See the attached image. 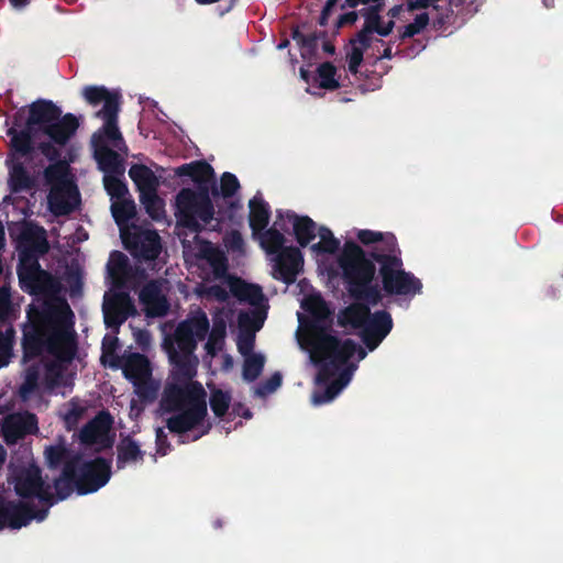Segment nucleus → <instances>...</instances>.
<instances>
[{
    "mask_svg": "<svg viewBox=\"0 0 563 563\" xmlns=\"http://www.w3.org/2000/svg\"><path fill=\"white\" fill-rule=\"evenodd\" d=\"M208 328L206 313L198 311L177 328L173 340L165 341L173 373L161 407L165 412H174L167 421L172 431L184 432L205 424L206 391L201 384L192 379L198 364L192 352L197 342L205 338Z\"/></svg>",
    "mask_w": 563,
    "mask_h": 563,
    "instance_id": "obj_1",
    "label": "nucleus"
},
{
    "mask_svg": "<svg viewBox=\"0 0 563 563\" xmlns=\"http://www.w3.org/2000/svg\"><path fill=\"white\" fill-rule=\"evenodd\" d=\"M298 314L297 340L300 347L308 352L313 364L322 366L324 372L338 373L339 379L327 390L324 397L313 396L314 404L332 400L351 379L355 362H360L366 352L350 340L338 341L328 330L330 310L319 295L307 296Z\"/></svg>",
    "mask_w": 563,
    "mask_h": 563,
    "instance_id": "obj_2",
    "label": "nucleus"
},
{
    "mask_svg": "<svg viewBox=\"0 0 563 563\" xmlns=\"http://www.w3.org/2000/svg\"><path fill=\"white\" fill-rule=\"evenodd\" d=\"M285 217L291 223L296 239L301 246L318 239V242L311 245V252L321 273L333 276L340 269L353 295L361 297L367 294L368 285L375 275V266L355 243H345L338 260V266L331 267L328 265V260L339 246V242L332 233L325 228H319L316 231L314 223L307 217H298L289 212Z\"/></svg>",
    "mask_w": 563,
    "mask_h": 563,
    "instance_id": "obj_3",
    "label": "nucleus"
},
{
    "mask_svg": "<svg viewBox=\"0 0 563 563\" xmlns=\"http://www.w3.org/2000/svg\"><path fill=\"white\" fill-rule=\"evenodd\" d=\"M15 126H24L20 131L10 130L15 151L24 153L37 146L48 153L51 147L64 144L75 133L78 122L70 114L60 117L52 102L37 101L19 111Z\"/></svg>",
    "mask_w": 563,
    "mask_h": 563,
    "instance_id": "obj_4",
    "label": "nucleus"
},
{
    "mask_svg": "<svg viewBox=\"0 0 563 563\" xmlns=\"http://www.w3.org/2000/svg\"><path fill=\"white\" fill-rule=\"evenodd\" d=\"M201 255V266L210 268L213 277H208L198 288V294L208 299L224 300L228 294H232L241 300L258 303L262 299L261 289L254 285H247L241 279L233 278L225 272L223 255L209 243L198 242Z\"/></svg>",
    "mask_w": 563,
    "mask_h": 563,
    "instance_id": "obj_5",
    "label": "nucleus"
},
{
    "mask_svg": "<svg viewBox=\"0 0 563 563\" xmlns=\"http://www.w3.org/2000/svg\"><path fill=\"white\" fill-rule=\"evenodd\" d=\"M111 211L117 223L120 225L121 238L124 245L136 256H141L146 260L155 258L161 250L157 233L154 231H142L132 236L123 227L124 223L135 214V205L133 200L129 198L114 200L111 205Z\"/></svg>",
    "mask_w": 563,
    "mask_h": 563,
    "instance_id": "obj_6",
    "label": "nucleus"
},
{
    "mask_svg": "<svg viewBox=\"0 0 563 563\" xmlns=\"http://www.w3.org/2000/svg\"><path fill=\"white\" fill-rule=\"evenodd\" d=\"M49 186L48 208L55 216L73 211L79 203V194L66 164H56L46 170Z\"/></svg>",
    "mask_w": 563,
    "mask_h": 563,
    "instance_id": "obj_7",
    "label": "nucleus"
},
{
    "mask_svg": "<svg viewBox=\"0 0 563 563\" xmlns=\"http://www.w3.org/2000/svg\"><path fill=\"white\" fill-rule=\"evenodd\" d=\"M340 322L361 329V334L371 350L375 349L391 329V319L387 313L369 316L367 308L361 303L346 308L340 317Z\"/></svg>",
    "mask_w": 563,
    "mask_h": 563,
    "instance_id": "obj_8",
    "label": "nucleus"
},
{
    "mask_svg": "<svg viewBox=\"0 0 563 563\" xmlns=\"http://www.w3.org/2000/svg\"><path fill=\"white\" fill-rule=\"evenodd\" d=\"M383 0H346V3L354 8L360 4L368 5V11L364 13L366 23L364 30L358 36L351 42V49L347 54L349 68L351 71L356 73L363 59V53L369 47V34L376 31L380 35H386L391 31L393 22L387 21L380 23L376 11L380 7Z\"/></svg>",
    "mask_w": 563,
    "mask_h": 563,
    "instance_id": "obj_9",
    "label": "nucleus"
},
{
    "mask_svg": "<svg viewBox=\"0 0 563 563\" xmlns=\"http://www.w3.org/2000/svg\"><path fill=\"white\" fill-rule=\"evenodd\" d=\"M175 206L178 223L194 230L207 224L213 217V208L206 188L198 192L183 189L176 197Z\"/></svg>",
    "mask_w": 563,
    "mask_h": 563,
    "instance_id": "obj_10",
    "label": "nucleus"
},
{
    "mask_svg": "<svg viewBox=\"0 0 563 563\" xmlns=\"http://www.w3.org/2000/svg\"><path fill=\"white\" fill-rule=\"evenodd\" d=\"M92 145L95 148V157L100 168L104 172L103 184L107 192L114 200L125 198L128 189L118 175L123 174L118 154L110 142L102 140L101 134H93Z\"/></svg>",
    "mask_w": 563,
    "mask_h": 563,
    "instance_id": "obj_11",
    "label": "nucleus"
},
{
    "mask_svg": "<svg viewBox=\"0 0 563 563\" xmlns=\"http://www.w3.org/2000/svg\"><path fill=\"white\" fill-rule=\"evenodd\" d=\"M82 95L90 104H102L98 117L104 120V124L96 134H101L102 140L110 142L113 147L122 148L123 139L114 123L118 111L117 95L109 92L102 87H87L84 89Z\"/></svg>",
    "mask_w": 563,
    "mask_h": 563,
    "instance_id": "obj_12",
    "label": "nucleus"
},
{
    "mask_svg": "<svg viewBox=\"0 0 563 563\" xmlns=\"http://www.w3.org/2000/svg\"><path fill=\"white\" fill-rule=\"evenodd\" d=\"M376 261L382 263L380 274L387 292L406 295L416 290V283L402 271L401 263L397 257L377 256Z\"/></svg>",
    "mask_w": 563,
    "mask_h": 563,
    "instance_id": "obj_13",
    "label": "nucleus"
},
{
    "mask_svg": "<svg viewBox=\"0 0 563 563\" xmlns=\"http://www.w3.org/2000/svg\"><path fill=\"white\" fill-rule=\"evenodd\" d=\"M14 487L22 497L36 496L48 500L53 497L49 485H45L38 476V468L29 463L26 467L19 470L14 475Z\"/></svg>",
    "mask_w": 563,
    "mask_h": 563,
    "instance_id": "obj_14",
    "label": "nucleus"
},
{
    "mask_svg": "<svg viewBox=\"0 0 563 563\" xmlns=\"http://www.w3.org/2000/svg\"><path fill=\"white\" fill-rule=\"evenodd\" d=\"M11 235L20 240V247L34 253H45L47 251V242L45 231L42 228L30 224H15L10 229Z\"/></svg>",
    "mask_w": 563,
    "mask_h": 563,
    "instance_id": "obj_15",
    "label": "nucleus"
},
{
    "mask_svg": "<svg viewBox=\"0 0 563 563\" xmlns=\"http://www.w3.org/2000/svg\"><path fill=\"white\" fill-rule=\"evenodd\" d=\"M302 257L299 250L295 247L283 249L275 260V274L285 283L294 280L296 274L300 271Z\"/></svg>",
    "mask_w": 563,
    "mask_h": 563,
    "instance_id": "obj_16",
    "label": "nucleus"
},
{
    "mask_svg": "<svg viewBox=\"0 0 563 563\" xmlns=\"http://www.w3.org/2000/svg\"><path fill=\"white\" fill-rule=\"evenodd\" d=\"M111 427V419L107 413H100L92 420L80 434L81 441L88 444H96L104 448L111 444L109 431Z\"/></svg>",
    "mask_w": 563,
    "mask_h": 563,
    "instance_id": "obj_17",
    "label": "nucleus"
},
{
    "mask_svg": "<svg viewBox=\"0 0 563 563\" xmlns=\"http://www.w3.org/2000/svg\"><path fill=\"white\" fill-rule=\"evenodd\" d=\"M451 16L452 9L448 0H424V30H440L450 22Z\"/></svg>",
    "mask_w": 563,
    "mask_h": 563,
    "instance_id": "obj_18",
    "label": "nucleus"
},
{
    "mask_svg": "<svg viewBox=\"0 0 563 563\" xmlns=\"http://www.w3.org/2000/svg\"><path fill=\"white\" fill-rule=\"evenodd\" d=\"M109 479V466L103 461H96L87 465L84 477L79 484V493L88 494L96 492Z\"/></svg>",
    "mask_w": 563,
    "mask_h": 563,
    "instance_id": "obj_19",
    "label": "nucleus"
},
{
    "mask_svg": "<svg viewBox=\"0 0 563 563\" xmlns=\"http://www.w3.org/2000/svg\"><path fill=\"white\" fill-rule=\"evenodd\" d=\"M36 430V420L33 415H14L9 417L3 426V435L8 443L15 442L22 434Z\"/></svg>",
    "mask_w": 563,
    "mask_h": 563,
    "instance_id": "obj_20",
    "label": "nucleus"
},
{
    "mask_svg": "<svg viewBox=\"0 0 563 563\" xmlns=\"http://www.w3.org/2000/svg\"><path fill=\"white\" fill-rule=\"evenodd\" d=\"M165 285L151 284L141 292V301L143 302L146 313L150 316H163L167 310L165 299Z\"/></svg>",
    "mask_w": 563,
    "mask_h": 563,
    "instance_id": "obj_21",
    "label": "nucleus"
},
{
    "mask_svg": "<svg viewBox=\"0 0 563 563\" xmlns=\"http://www.w3.org/2000/svg\"><path fill=\"white\" fill-rule=\"evenodd\" d=\"M19 277L23 288L30 292H37L41 285L46 280L47 275L38 269L35 262H31L26 255H22Z\"/></svg>",
    "mask_w": 563,
    "mask_h": 563,
    "instance_id": "obj_22",
    "label": "nucleus"
},
{
    "mask_svg": "<svg viewBox=\"0 0 563 563\" xmlns=\"http://www.w3.org/2000/svg\"><path fill=\"white\" fill-rule=\"evenodd\" d=\"M123 372L125 377L139 387L146 383L150 377V365L145 357L139 354H133L126 358Z\"/></svg>",
    "mask_w": 563,
    "mask_h": 563,
    "instance_id": "obj_23",
    "label": "nucleus"
},
{
    "mask_svg": "<svg viewBox=\"0 0 563 563\" xmlns=\"http://www.w3.org/2000/svg\"><path fill=\"white\" fill-rule=\"evenodd\" d=\"M176 175L188 176L194 183L202 186L213 179V170L210 165L203 162H194L183 165L176 169Z\"/></svg>",
    "mask_w": 563,
    "mask_h": 563,
    "instance_id": "obj_24",
    "label": "nucleus"
},
{
    "mask_svg": "<svg viewBox=\"0 0 563 563\" xmlns=\"http://www.w3.org/2000/svg\"><path fill=\"white\" fill-rule=\"evenodd\" d=\"M129 175L131 179L137 186L141 196L143 194L152 192L153 190H157L159 186L158 178L154 175V173L143 165H134L130 168Z\"/></svg>",
    "mask_w": 563,
    "mask_h": 563,
    "instance_id": "obj_25",
    "label": "nucleus"
},
{
    "mask_svg": "<svg viewBox=\"0 0 563 563\" xmlns=\"http://www.w3.org/2000/svg\"><path fill=\"white\" fill-rule=\"evenodd\" d=\"M10 312L9 307V292L5 289H0V320L8 318ZM13 331L5 329V336L0 342V367L8 363L11 350Z\"/></svg>",
    "mask_w": 563,
    "mask_h": 563,
    "instance_id": "obj_26",
    "label": "nucleus"
},
{
    "mask_svg": "<svg viewBox=\"0 0 563 563\" xmlns=\"http://www.w3.org/2000/svg\"><path fill=\"white\" fill-rule=\"evenodd\" d=\"M268 218V210L264 201L258 197H254L250 201V223L254 235L267 225Z\"/></svg>",
    "mask_w": 563,
    "mask_h": 563,
    "instance_id": "obj_27",
    "label": "nucleus"
},
{
    "mask_svg": "<svg viewBox=\"0 0 563 563\" xmlns=\"http://www.w3.org/2000/svg\"><path fill=\"white\" fill-rule=\"evenodd\" d=\"M157 190L152 192L143 194L141 196V202L144 206L146 212L153 219H161L165 214L164 201L157 196Z\"/></svg>",
    "mask_w": 563,
    "mask_h": 563,
    "instance_id": "obj_28",
    "label": "nucleus"
},
{
    "mask_svg": "<svg viewBox=\"0 0 563 563\" xmlns=\"http://www.w3.org/2000/svg\"><path fill=\"white\" fill-rule=\"evenodd\" d=\"M358 240L364 244L384 243L389 251H394L396 239L390 233H380L369 230H361L357 233Z\"/></svg>",
    "mask_w": 563,
    "mask_h": 563,
    "instance_id": "obj_29",
    "label": "nucleus"
},
{
    "mask_svg": "<svg viewBox=\"0 0 563 563\" xmlns=\"http://www.w3.org/2000/svg\"><path fill=\"white\" fill-rule=\"evenodd\" d=\"M255 236L268 254L277 253L284 242V236L275 229H269L264 233L258 232Z\"/></svg>",
    "mask_w": 563,
    "mask_h": 563,
    "instance_id": "obj_30",
    "label": "nucleus"
},
{
    "mask_svg": "<svg viewBox=\"0 0 563 563\" xmlns=\"http://www.w3.org/2000/svg\"><path fill=\"white\" fill-rule=\"evenodd\" d=\"M27 518L19 509L0 510V528L10 527L13 529L21 528L26 525Z\"/></svg>",
    "mask_w": 563,
    "mask_h": 563,
    "instance_id": "obj_31",
    "label": "nucleus"
},
{
    "mask_svg": "<svg viewBox=\"0 0 563 563\" xmlns=\"http://www.w3.org/2000/svg\"><path fill=\"white\" fill-rule=\"evenodd\" d=\"M231 402V396L221 390L213 389L210 395V406L213 413L218 417L223 416L229 409Z\"/></svg>",
    "mask_w": 563,
    "mask_h": 563,
    "instance_id": "obj_32",
    "label": "nucleus"
},
{
    "mask_svg": "<svg viewBox=\"0 0 563 563\" xmlns=\"http://www.w3.org/2000/svg\"><path fill=\"white\" fill-rule=\"evenodd\" d=\"M264 357L260 354H251L245 357L243 377L246 380H254L262 372Z\"/></svg>",
    "mask_w": 563,
    "mask_h": 563,
    "instance_id": "obj_33",
    "label": "nucleus"
},
{
    "mask_svg": "<svg viewBox=\"0 0 563 563\" xmlns=\"http://www.w3.org/2000/svg\"><path fill=\"white\" fill-rule=\"evenodd\" d=\"M140 457L141 451L137 444L130 439H124L119 446V462H133Z\"/></svg>",
    "mask_w": 563,
    "mask_h": 563,
    "instance_id": "obj_34",
    "label": "nucleus"
},
{
    "mask_svg": "<svg viewBox=\"0 0 563 563\" xmlns=\"http://www.w3.org/2000/svg\"><path fill=\"white\" fill-rule=\"evenodd\" d=\"M335 69L330 64H323L318 68L319 86L324 89H334L338 87V81L334 77Z\"/></svg>",
    "mask_w": 563,
    "mask_h": 563,
    "instance_id": "obj_35",
    "label": "nucleus"
},
{
    "mask_svg": "<svg viewBox=\"0 0 563 563\" xmlns=\"http://www.w3.org/2000/svg\"><path fill=\"white\" fill-rule=\"evenodd\" d=\"M126 258L125 256L120 252H114L111 254L109 263H108V271L112 278L120 283L122 279V275L124 272Z\"/></svg>",
    "mask_w": 563,
    "mask_h": 563,
    "instance_id": "obj_36",
    "label": "nucleus"
},
{
    "mask_svg": "<svg viewBox=\"0 0 563 563\" xmlns=\"http://www.w3.org/2000/svg\"><path fill=\"white\" fill-rule=\"evenodd\" d=\"M224 335V327L222 325L220 329L214 328L209 336V340L206 344V349L209 354L213 355L218 350L221 349Z\"/></svg>",
    "mask_w": 563,
    "mask_h": 563,
    "instance_id": "obj_37",
    "label": "nucleus"
},
{
    "mask_svg": "<svg viewBox=\"0 0 563 563\" xmlns=\"http://www.w3.org/2000/svg\"><path fill=\"white\" fill-rule=\"evenodd\" d=\"M239 188V181L232 174H224L221 179V191L223 196H231Z\"/></svg>",
    "mask_w": 563,
    "mask_h": 563,
    "instance_id": "obj_38",
    "label": "nucleus"
},
{
    "mask_svg": "<svg viewBox=\"0 0 563 563\" xmlns=\"http://www.w3.org/2000/svg\"><path fill=\"white\" fill-rule=\"evenodd\" d=\"M45 456L49 465L55 466L64 459L65 449L62 445L48 448L45 451Z\"/></svg>",
    "mask_w": 563,
    "mask_h": 563,
    "instance_id": "obj_39",
    "label": "nucleus"
},
{
    "mask_svg": "<svg viewBox=\"0 0 563 563\" xmlns=\"http://www.w3.org/2000/svg\"><path fill=\"white\" fill-rule=\"evenodd\" d=\"M254 343L253 334L241 335L238 340L239 351L246 357L251 355Z\"/></svg>",
    "mask_w": 563,
    "mask_h": 563,
    "instance_id": "obj_40",
    "label": "nucleus"
},
{
    "mask_svg": "<svg viewBox=\"0 0 563 563\" xmlns=\"http://www.w3.org/2000/svg\"><path fill=\"white\" fill-rule=\"evenodd\" d=\"M421 8V2L418 0L416 2H408L406 7H400L398 9L391 10L393 15L396 13H401L402 16L408 20L410 15H412L413 11L419 10Z\"/></svg>",
    "mask_w": 563,
    "mask_h": 563,
    "instance_id": "obj_41",
    "label": "nucleus"
},
{
    "mask_svg": "<svg viewBox=\"0 0 563 563\" xmlns=\"http://www.w3.org/2000/svg\"><path fill=\"white\" fill-rule=\"evenodd\" d=\"M282 384V376L279 374H275L271 377L267 384L261 387L258 393L261 395H265L267 393H273Z\"/></svg>",
    "mask_w": 563,
    "mask_h": 563,
    "instance_id": "obj_42",
    "label": "nucleus"
},
{
    "mask_svg": "<svg viewBox=\"0 0 563 563\" xmlns=\"http://www.w3.org/2000/svg\"><path fill=\"white\" fill-rule=\"evenodd\" d=\"M422 27V20L421 14L417 13L415 14V23L409 24L406 26L404 36H412L413 34L418 33Z\"/></svg>",
    "mask_w": 563,
    "mask_h": 563,
    "instance_id": "obj_43",
    "label": "nucleus"
},
{
    "mask_svg": "<svg viewBox=\"0 0 563 563\" xmlns=\"http://www.w3.org/2000/svg\"><path fill=\"white\" fill-rule=\"evenodd\" d=\"M36 350H37L36 340L34 338H30L29 335H25V339H24L25 356L26 357L32 356L33 354H35Z\"/></svg>",
    "mask_w": 563,
    "mask_h": 563,
    "instance_id": "obj_44",
    "label": "nucleus"
},
{
    "mask_svg": "<svg viewBox=\"0 0 563 563\" xmlns=\"http://www.w3.org/2000/svg\"><path fill=\"white\" fill-rule=\"evenodd\" d=\"M71 406L74 407V409L64 416V419L68 426L76 423L77 418L80 416L81 410H82L80 407H78L75 404H73Z\"/></svg>",
    "mask_w": 563,
    "mask_h": 563,
    "instance_id": "obj_45",
    "label": "nucleus"
},
{
    "mask_svg": "<svg viewBox=\"0 0 563 563\" xmlns=\"http://www.w3.org/2000/svg\"><path fill=\"white\" fill-rule=\"evenodd\" d=\"M295 38L301 45V55L307 57V55L310 53L311 42L305 40L299 33H296Z\"/></svg>",
    "mask_w": 563,
    "mask_h": 563,
    "instance_id": "obj_46",
    "label": "nucleus"
},
{
    "mask_svg": "<svg viewBox=\"0 0 563 563\" xmlns=\"http://www.w3.org/2000/svg\"><path fill=\"white\" fill-rule=\"evenodd\" d=\"M356 19H357V15L354 12L344 14V15H342L340 18L339 25L342 26V25H345V24H352V23H354L356 21Z\"/></svg>",
    "mask_w": 563,
    "mask_h": 563,
    "instance_id": "obj_47",
    "label": "nucleus"
},
{
    "mask_svg": "<svg viewBox=\"0 0 563 563\" xmlns=\"http://www.w3.org/2000/svg\"><path fill=\"white\" fill-rule=\"evenodd\" d=\"M135 338L141 345H147L150 343V336L147 332L139 331L135 333Z\"/></svg>",
    "mask_w": 563,
    "mask_h": 563,
    "instance_id": "obj_48",
    "label": "nucleus"
},
{
    "mask_svg": "<svg viewBox=\"0 0 563 563\" xmlns=\"http://www.w3.org/2000/svg\"><path fill=\"white\" fill-rule=\"evenodd\" d=\"M332 7H333V1H332V0H330V1L328 2L327 7L324 8L323 13H322V16H321V23H322V24H324V22H325V20H327V18H328V15H329V13H330V11H331Z\"/></svg>",
    "mask_w": 563,
    "mask_h": 563,
    "instance_id": "obj_49",
    "label": "nucleus"
},
{
    "mask_svg": "<svg viewBox=\"0 0 563 563\" xmlns=\"http://www.w3.org/2000/svg\"><path fill=\"white\" fill-rule=\"evenodd\" d=\"M32 385L33 383L32 382H27L24 386H22L21 388V394L22 396L25 398L27 396V394L31 391L32 389Z\"/></svg>",
    "mask_w": 563,
    "mask_h": 563,
    "instance_id": "obj_50",
    "label": "nucleus"
},
{
    "mask_svg": "<svg viewBox=\"0 0 563 563\" xmlns=\"http://www.w3.org/2000/svg\"><path fill=\"white\" fill-rule=\"evenodd\" d=\"M249 324V316L241 314L240 316V325L242 328H246Z\"/></svg>",
    "mask_w": 563,
    "mask_h": 563,
    "instance_id": "obj_51",
    "label": "nucleus"
},
{
    "mask_svg": "<svg viewBox=\"0 0 563 563\" xmlns=\"http://www.w3.org/2000/svg\"><path fill=\"white\" fill-rule=\"evenodd\" d=\"M3 241H4V232H3V228L0 225V247L3 245Z\"/></svg>",
    "mask_w": 563,
    "mask_h": 563,
    "instance_id": "obj_52",
    "label": "nucleus"
},
{
    "mask_svg": "<svg viewBox=\"0 0 563 563\" xmlns=\"http://www.w3.org/2000/svg\"><path fill=\"white\" fill-rule=\"evenodd\" d=\"M14 7L22 5L24 3V0H11Z\"/></svg>",
    "mask_w": 563,
    "mask_h": 563,
    "instance_id": "obj_53",
    "label": "nucleus"
},
{
    "mask_svg": "<svg viewBox=\"0 0 563 563\" xmlns=\"http://www.w3.org/2000/svg\"><path fill=\"white\" fill-rule=\"evenodd\" d=\"M300 75H301V78L306 81H308V76H307V71L305 69H301L300 70Z\"/></svg>",
    "mask_w": 563,
    "mask_h": 563,
    "instance_id": "obj_54",
    "label": "nucleus"
},
{
    "mask_svg": "<svg viewBox=\"0 0 563 563\" xmlns=\"http://www.w3.org/2000/svg\"><path fill=\"white\" fill-rule=\"evenodd\" d=\"M4 461V451L3 449L0 446V465L3 463Z\"/></svg>",
    "mask_w": 563,
    "mask_h": 563,
    "instance_id": "obj_55",
    "label": "nucleus"
},
{
    "mask_svg": "<svg viewBox=\"0 0 563 563\" xmlns=\"http://www.w3.org/2000/svg\"><path fill=\"white\" fill-rule=\"evenodd\" d=\"M317 382H318V384H322V383H325V382H327V379H325V378L320 374V375L318 376V378H317Z\"/></svg>",
    "mask_w": 563,
    "mask_h": 563,
    "instance_id": "obj_56",
    "label": "nucleus"
},
{
    "mask_svg": "<svg viewBox=\"0 0 563 563\" xmlns=\"http://www.w3.org/2000/svg\"><path fill=\"white\" fill-rule=\"evenodd\" d=\"M383 57H387V58H389V57H390V49H389V48H385V49H384V55H383Z\"/></svg>",
    "mask_w": 563,
    "mask_h": 563,
    "instance_id": "obj_57",
    "label": "nucleus"
},
{
    "mask_svg": "<svg viewBox=\"0 0 563 563\" xmlns=\"http://www.w3.org/2000/svg\"><path fill=\"white\" fill-rule=\"evenodd\" d=\"M106 307H107L106 318L108 319L109 318V302L108 301L106 303Z\"/></svg>",
    "mask_w": 563,
    "mask_h": 563,
    "instance_id": "obj_58",
    "label": "nucleus"
},
{
    "mask_svg": "<svg viewBox=\"0 0 563 563\" xmlns=\"http://www.w3.org/2000/svg\"><path fill=\"white\" fill-rule=\"evenodd\" d=\"M325 49H327L328 52H330V53H332V52H333V48H332V47H330L329 45H325Z\"/></svg>",
    "mask_w": 563,
    "mask_h": 563,
    "instance_id": "obj_59",
    "label": "nucleus"
},
{
    "mask_svg": "<svg viewBox=\"0 0 563 563\" xmlns=\"http://www.w3.org/2000/svg\"><path fill=\"white\" fill-rule=\"evenodd\" d=\"M382 42L380 41H376V46H382Z\"/></svg>",
    "mask_w": 563,
    "mask_h": 563,
    "instance_id": "obj_60",
    "label": "nucleus"
},
{
    "mask_svg": "<svg viewBox=\"0 0 563 563\" xmlns=\"http://www.w3.org/2000/svg\"><path fill=\"white\" fill-rule=\"evenodd\" d=\"M185 247H186L185 253L188 254L189 253L188 246H185Z\"/></svg>",
    "mask_w": 563,
    "mask_h": 563,
    "instance_id": "obj_61",
    "label": "nucleus"
}]
</instances>
